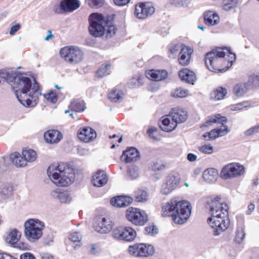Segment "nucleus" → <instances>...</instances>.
I'll use <instances>...</instances> for the list:
<instances>
[{
    "mask_svg": "<svg viewBox=\"0 0 259 259\" xmlns=\"http://www.w3.org/2000/svg\"><path fill=\"white\" fill-rule=\"evenodd\" d=\"M20 25L19 24H17L14 26H13L10 30V34L11 35H14L15 34L16 32H17L20 28Z\"/></svg>",
    "mask_w": 259,
    "mask_h": 259,
    "instance_id": "57",
    "label": "nucleus"
},
{
    "mask_svg": "<svg viewBox=\"0 0 259 259\" xmlns=\"http://www.w3.org/2000/svg\"><path fill=\"white\" fill-rule=\"evenodd\" d=\"M52 196L57 199L61 203H69L73 199L72 194L67 191H60L58 189L54 190L51 193Z\"/></svg>",
    "mask_w": 259,
    "mask_h": 259,
    "instance_id": "22",
    "label": "nucleus"
},
{
    "mask_svg": "<svg viewBox=\"0 0 259 259\" xmlns=\"http://www.w3.org/2000/svg\"><path fill=\"white\" fill-rule=\"evenodd\" d=\"M128 173L132 179H135L139 176L138 169L134 167L130 169Z\"/></svg>",
    "mask_w": 259,
    "mask_h": 259,
    "instance_id": "54",
    "label": "nucleus"
},
{
    "mask_svg": "<svg viewBox=\"0 0 259 259\" xmlns=\"http://www.w3.org/2000/svg\"><path fill=\"white\" fill-rule=\"evenodd\" d=\"M113 225L110 219L100 218L96 221L94 228L96 231L101 234H107L112 230Z\"/></svg>",
    "mask_w": 259,
    "mask_h": 259,
    "instance_id": "17",
    "label": "nucleus"
},
{
    "mask_svg": "<svg viewBox=\"0 0 259 259\" xmlns=\"http://www.w3.org/2000/svg\"><path fill=\"white\" fill-rule=\"evenodd\" d=\"M69 108L71 110L79 112L83 111L85 110V107L83 101L74 100L69 105Z\"/></svg>",
    "mask_w": 259,
    "mask_h": 259,
    "instance_id": "37",
    "label": "nucleus"
},
{
    "mask_svg": "<svg viewBox=\"0 0 259 259\" xmlns=\"http://www.w3.org/2000/svg\"><path fill=\"white\" fill-rule=\"evenodd\" d=\"M181 178L180 175L173 172L168 175L165 182L163 183L160 188V193L165 195L169 194L172 191L177 188L180 184Z\"/></svg>",
    "mask_w": 259,
    "mask_h": 259,
    "instance_id": "12",
    "label": "nucleus"
},
{
    "mask_svg": "<svg viewBox=\"0 0 259 259\" xmlns=\"http://www.w3.org/2000/svg\"><path fill=\"white\" fill-rule=\"evenodd\" d=\"M245 172L244 167L236 162L230 163L224 166L220 172V177L224 180L236 178L242 176Z\"/></svg>",
    "mask_w": 259,
    "mask_h": 259,
    "instance_id": "9",
    "label": "nucleus"
},
{
    "mask_svg": "<svg viewBox=\"0 0 259 259\" xmlns=\"http://www.w3.org/2000/svg\"><path fill=\"white\" fill-rule=\"evenodd\" d=\"M41 258V259H54V256L48 253H42Z\"/></svg>",
    "mask_w": 259,
    "mask_h": 259,
    "instance_id": "61",
    "label": "nucleus"
},
{
    "mask_svg": "<svg viewBox=\"0 0 259 259\" xmlns=\"http://www.w3.org/2000/svg\"><path fill=\"white\" fill-rule=\"evenodd\" d=\"M164 168V165L161 162H153L151 165L152 170L156 171H160Z\"/></svg>",
    "mask_w": 259,
    "mask_h": 259,
    "instance_id": "51",
    "label": "nucleus"
},
{
    "mask_svg": "<svg viewBox=\"0 0 259 259\" xmlns=\"http://www.w3.org/2000/svg\"><path fill=\"white\" fill-rule=\"evenodd\" d=\"M227 93L225 88L220 87L213 91L211 95V98L215 100H220L224 99Z\"/></svg>",
    "mask_w": 259,
    "mask_h": 259,
    "instance_id": "39",
    "label": "nucleus"
},
{
    "mask_svg": "<svg viewBox=\"0 0 259 259\" xmlns=\"http://www.w3.org/2000/svg\"><path fill=\"white\" fill-rule=\"evenodd\" d=\"M160 123V127L162 131L166 132H170L174 131L177 127L178 124L170 114L161 117Z\"/></svg>",
    "mask_w": 259,
    "mask_h": 259,
    "instance_id": "18",
    "label": "nucleus"
},
{
    "mask_svg": "<svg viewBox=\"0 0 259 259\" xmlns=\"http://www.w3.org/2000/svg\"><path fill=\"white\" fill-rule=\"evenodd\" d=\"M252 81L255 85L259 84V75H255L251 77Z\"/></svg>",
    "mask_w": 259,
    "mask_h": 259,
    "instance_id": "63",
    "label": "nucleus"
},
{
    "mask_svg": "<svg viewBox=\"0 0 259 259\" xmlns=\"http://www.w3.org/2000/svg\"><path fill=\"white\" fill-rule=\"evenodd\" d=\"M78 139L85 143L93 141L97 137V134L94 130L90 127H83L80 128L77 134Z\"/></svg>",
    "mask_w": 259,
    "mask_h": 259,
    "instance_id": "19",
    "label": "nucleus"
},
{
    "mask_svg": "<svg viewBox=\"0 0 259 259\" xmlns=\"http://www.w3.org/2000/svg\"><path fill=\"white\" fill-rule=\"evenodd\" d=\"M47 174L51 181L60 187L67 186L75 179L73 169L64 164L50 165L47 169Z\"/></svg>",
    "mask_w": 259,
    "mask_h": 259,
    "instance_id": "5",
    "label": "nucleus"
},
{
    "mask_svg": "<svg viewBox=\"0 0 259 259\" xmlns=\"http://www.w3.org/2000/svg\"><path fill=\"white\" fill-rule=\"evenodd\" d=\"M181 47V46L179 45H175L170 46L168 52L169 57L172 58H175L177 55L179 50H180Z\"/></svg>",
    "mask_w": 259,
    "mask_h": 259,
    "instance_id": "46",
    "label": "nucleus"
},
{
    "mask_svg": "<svg viewBox=\"0 0 259 259\" xmlns=\"http://www.w3.org/2000/svg\"><path fill=\"white\" fill-rule=\"evenodd\" d=\"M129 253L134 257H148L152 256L155 252L154 247L145 243H136L128 247Z\"/></svg>",
    "mask_w": 259,
    "mask_h": 259,
    "instance_id": "11",
    "label": "nucleus"
},
{
    "mask_svg": "<svg viewBox=\"0 0 259 259\" xmlns=\"http://www.w3.org/2000/svg\"><path fill=\"white\" fill-rule=\"evenodd\" d=\"M167 72L165 70H150L146 72V77L152 80L160 81L167 77Z\"/></svg>",
    "mask_w": 259,
    "mask_h": 259,
    "instance_id": "23",
    "label": "nucleus"
},
{
    "mask_svg": "<svg viewBox=\"0 0 259 259\" xmlns=\"http://www.w3.org/2000/svg\"><path fill=\"white\" fill-rule=\"evenodd\" d=\"M12 80L10 85L19 102L26 107L36 106L42 95L36 80L16 72H13Z\"/></svg>",
    "mask_w": 259,
    "mask_h": 259,
    "instance_id": "1",
    "label": "nucleus"
},
{
    "mask_svg": "<svg viewBox=\"0 0 259 259\" xmlns=\"http://www.w3.org/2000/svg\"><path fill=\"white\" fill-rule=\"evenodd\" d=\"M245 236V233L243 227H238L236 230L235 241L237 243H241L244 240Z\"/></svg>",
    "mask_w": 259,
    "mask_h": 259,
    "instance_id": "43",
    "label": "nucleus"
},
{
    "mask_svg": "<svg viewBox=\"0 0 259 259\" xmlns=\"http://www.w3.org/2000/svg\"><path fill=\"white\" fill-rule=\"evenodd\" d=\"M204 21L208 25H214L220 21V17L218 14L213 11H208L204 14Z\"/></svg>",
    "mask_w": 259,
    "mask_h": 259,
    "instance_id": "30",
    "label": "nucleus"
},
{
    "mask_svg": "<svg viewBox=\"0 0 259 259\" xmlns=\"http://www.w3.org/2000/svg\"><path fill=\"white\" fill-rule=\"evenodd\" d=\"M188 95V91L182 88L176 89L171 94L172 97L174 98H185Z\"/></svg>",
    "mask_w": 259,
    "mask_h": 259,
    "instance_id": "41",
    "label": "nucleus"
},
{
    "mask_svg": "<svg viewBox=\"0 0 259 259\" xmlns=\"http://www.w3.org/2000/svg\"><path fill=\"white\" fill-rule=\"evenodd\" d=\"M197 149L200 153L205 154H211L213 152V148L210 144L199 146Z\"/></svg>",
    "mask_w": 259,
    "mask_h": 259,
    "instance_id": "45",
    "label": "nucleus"
},
{
    "mask_svg": "<svg viewBox=\"0 0 259 259\" xmlns=\"http://www.w3.org/2000/svg\"><path fill=\"white\" fill-rule=\"evenodd\" d=\"M110 65L106 64L102 65L97 71V76L100 77H103L110 74Z\"/></svg>",
    "mask_w": 259,
    "mask_h": 259,
    "instance_id": "44",
    "label": "nucleus"
},
{
    "mask_svg": "<svg viewBox=\"0 0 259 259\" xmlns=\"http://www.w3.org/2000/svg\"><path fill=\"white\" fill-rule=\"evenodd\" d=\"M203 179L208 183H213L217 181L219 172L218 170L214 168H209L205 169L203 172Z\"/></svg>",
    "mask_w": 259,
    "mask_h": 259,
    "instance_id": "28",
    "label": "nucleus"
},
{
    "mask_svg": "<svg viewBox=\"0 0 259 259\" xmlns=\"http://www.w3.org/2000/svg\"><path fill=\"white\" fill-rule=\"evenodd\" d=\"M255 208V205L254 204L251 203H250L247 207V210H246L247 214H250L251 212L254 210Z\"/></svg>",
    "mask_w": 259,
    "mask_h": 259,
    "instance_id": "60",
    "label": "nucleus"
},
{
    "mask_svg": "<svg viewBox=\"0 0 259 259\" xmlns=\"http://www.w3.org/2000/svg\"><path fill=\"white\" fill-rule=\"evenodd\" d=\"M125 216L128 221L137 226L144 225L147 221L145 212L137 208H128L126 211Z\"/></svg>",
    "mask_w": 259,
    "mask_h": 259,
    "instance_id": "13",
    "label": "nucleus"
},
{
    "mask_svg": "<svg viewBox=\"0 0 259 259\" xmlns=\"http://www.w3.org/2000/svg\"><path fill=\"white\" fill-rule=\"evenodd\" d=\"M192 210L191 203L186 200L170 199L162 206V215L171 217L175 223L183 224L190 218Z\"/></svg>",
    "mask_w": 259,
    "mask_h": 259,
    "instance_id": "4",
    "label": "nucleus"
},
{
    "mask_svg": "<svg viewBox=\"0 0 259 259\" xmlns=\"http://www.w3.org/2000/svg\"><path fill=\"white\" fill-rule=\"evenodd\" d=\"M133 201V198L127 196H118L112 198L111 204L118 207H123L129 205Z\"/></svg>",
    "mask_w": 259,
    "mask_h": 259,
    "instance_id": "25",
    "label": "nucleus"
},
{
    "mask_svg": "<svg viewBox=\"0 0 259 259\" xmlns=\"http://www.w3.org/2000/svg\"><path fill=\"white\" fill-rule=\"evenodd\" d=\"M236 5V3L233 0H225L223 5V9L226 11H229L234 8Z\"/></svg>",
    "mask_w": 259,
    "mask_h": 259,
    "instance_id": "48",
    "label": "nucleus"
},
{
    "mask_svg": "<svg viewBox=\"0 0 259 259\" xmlns=\"http://www.w3.org/2000/svg\"><path fill=\"white\" fill-rule=\"evenodd\" d=\"M114 4L118 6H123L127 4L130 0H113Z\"/></svg>",
    "mask_w": 259,
    "mask_h": 259,
    "instance_id": "58",
    "label": "nucleus"
},
{
    "mask_svg": "<svg viewBox=\"0 0 259 259\" xmlns=\"http://www.w3.org/2000/svg\"><path fill=\"white\" fill-rule=\"evenodd\" d=\"M251 107V104L249 101H243L235 104L230 105L229 108L233 111H240L248 109Z\"/></svg>",
    "mask_w": 259,
    "mask_h": 259,
    "instance_id": "36",
    "label": "nucleus"
},
{
    "mask_svg": "<svg viewBox=\"0 0 259 259\" xmlns=\"http://www.w3.org/2000/svg\"><path fill=\"white\" fill-rule=\"evenodd\" d=\"M193 52V50L191 48L182 45L178 57L180 64L182 66L188 65L190 63Z\"/></svg>",
    "mask_w": 259,
    "mask_h": 259,
    "instance_id": "20",
    "label": "nucleus"
},
{
    "mask_svg": "<svg viewBox=\"0 0 259 259\" xmlns=\"http://www.w3.org/2000/svg\"><path fill=\"white\" fill-rule=\"evenodd\" d=\"M145 232L148 234L155 235L158 232V229L155 226H149L145 228Z\"/></svg>",
    "mask_w": 259,
    "mask_h": 259,
    "instance_id": "52",
    "label": "nucleus"
},
{
    "mask_svg": "<svg viewBox=\"0 0 259 259\" xmlns=\"http://www.w3.org/2000/svg\"><path fill=\"white\" fill-rule=\"evenodd\" d=\"M227 121V119L226 117L222 116L219 114L211 117L207 121L205 126L209 125L210 123H221L222 124L220 128H215L209 132V138H210L211 140H214L219 137L223 136L229 133V129L227 126L224 125V123H226Z\"/></svg>",
    "mask_w": 259,
    "mask_h": 259,
    "instance_id": "10",
    "label": "nucleus"
},
{
    "mask_svg": "<svg viewBox=\"0 0 259 259\" xmlns=\"http://www.w3.org/2000/svg\"><path fill=\"white\" fill-rule=\"evenodd\" d=\"M136 200L138 202H144L148 200V194L143 190H138L135 193Z\"/></svg>",
    "mask_w": 259,
    "mask_h": 259,
    "instance_id": "42",
    "label": "nucleus"
},
{
    "mask_svg": "<svg viewBox=\"0 0 259 259\" xmlns=\"http://www.w3.org/2000/svg\"><path fill=\"white\" fill-rule=\"evenodd\" d=\"M158 130L156 127H150L147 131V134L149 136L154 139V140H158Z\"/></svg>",
    "mask_w": 259,
    "mask_h": 259,
    "instance_id": "49",
    "label": "nucleus"
},
{
    "mask_svg": "<svg viewBox=\"0 0 259 259\" xmlns=\"http://www.w3.org/2000/svg\"><path fill=\"white\" fill-rule=\"evenodd\" d=\"M247 87L245 84H237L233 89V93L237 97L243 96L247 91Z\"/></svg>",
    "mask_w": 259,
    "mask_h": 259,
    "instance_id": "40",
    "label": "nucleus"
},
{
    "mask_svg": "<svg viewBox=\"0 0 259 259\" xmlns=\"http://www.w3.org/2000/svg\"><path fill=\"white\" fill-rule=\"evenodd\" d=\"M48 35L45 38V40L47 41L54 37V35L52 34V32L51 30H49L48 31Z\"/></svg>",
    "mask_w": 259,
    "mask_h": 259,
    "instance_id": "64",
    "label": "nucleus"
},
{
    "mask_svg": "<svg viewBox=\"0 0 259 259\" xmlns=\"http://www.w3.org/2000/svg\"><path fill=\"white\" fill-rule=\"evenodd\" d=\"M236 55L230 50L217 48L206 54L205 62L207 68L213 72H225L231 67Z\"/></svg>",
    "mask_w": 259,
    "mask_h": 259,
    "instance_id": "3",
    "label": "nucleus"
},
{
    "mask_svg": "<svg viewBox=\"0 0 259 259\" xmlns=\"http://www.w3.org/2000/svg\"><path fill=\"white\" fill-rule=\"evenodd\" d=\"M257 133V132L256 131V128L255 126H253L246 130L244 134L246 136H251Z\"/></svg>",
    "mask_w": 259,
    "mask_h": 259,
    "instance_id": "55",
    "label": "nucleus"
},
{
    "mask_svg": "<svg viewBox=\"0 0 259 259\" xmlns=\"http://www.w3.org/2000/svg\"><path fill=\"white\" fill-rule=\"evenodd\" d=\"M59 54L61 58L72 64L79 63L83 60L84 57V53L81 49L73 46L61 48L59 51Z\"/></svg>",
    "mask_w": 259,
    "mask_h": 259,
    "instance_id": "8",
    "label": "nucleus"
},
{
    "mask_svg": "<svg viewBox=\"0 0 259 259\" xmlns=\"http://www.w3.org/2000/svg\"><path fill=\"white\" fill-rule=\"evenodd\" d=\"M155 8L151 3H140L135 6V15L143 19L154 13Z\"/></svg>",
    "mask_w": 259,
    "mask_h": 259,
    "instance_id": "15",
    "label": "nucleus"
},
{
    "mask_svg": "<svg viewBox=\"0 0 259 259\" xmlns=\"http://www.w3.org/2000/svg\"><path fill=\"white\" fill-rule=\"evenodd\" d=\"M89 21L90 33L95 37H101L105 35L107 38L113 36L116 32L114 25L107 22L101 14L93 13L90 15Z\"/></svg>",
    "mask_w": 259,
    "mask_h": 259,
    "instance_id": "6",
    "label": "nucleus"
},
{
    "mask_svg": "<svg viewBox=\"0 0 259 259\" xmlns=\"http://www.w3.org/2000/svg\"><path fill=\"white\" fill-rule=\"evenodd\" d=\"M0 259H13L12 258V256L5 253H0Z\"/></svg>",
    "mask_w": 259,
    "mask_h": 259,
    "instance_id": "62",
    "label": "nucleus"
},
{
    "mask_svg": "<svg viewBox=\"0 0 259 259\" xmlns=\"http://www.w3.org/2000/svg\"><path fill=\"white\" fill-rule=\"evenodd\" d=\"M104 0H89L88 5L92 8L100 7L104 3Z\"/></svg>",
    "mask_w": 259,
    "mask_h": 259,
    "instance_id": "50",
    "label": "nucleus"
},
{
    "mask_svg": "<svg viewBox=\"0 0 259 259\" xmlns=\"http://www.w3.org/2000/svg\"><path fill=\"white\" fill-rule=\"evenodd\" d=\"M169 114L178 124L185 121L187 119V112L183 108H174Z\"/></svg>",
    "mask_w": 259,
    "mask_h": 259,
    "instance_id": "26",
    "label": "nucleus"
},
{
    "mask_svg": "<svg viewBox=\"0 0 259 259\" xmlns=\"http://www.w3.org/2000/svg\"><path fill=\"white\" fill-rule=\"evenodd\" d=\"M209 206L211 217L208 218L207 223L213 229L214 235H219L229 226L228 206L219 196L212 200Z\"/></svg>",
    "mask_w": 259,
    "mask_h": 259,
    "instance_id": "2",
    "label": "nucleus"
},
{
    "mask_svg": "<svg viewBox=\"0 0 259 259\" xmlns=\"http://www.w3.org/2000/svg\"><path fill=\"white\" fill-rule=\"evenodd\" d=\"M62 138L61 133L57 130H49L44 134V139L49 143H58Z\"/></svg>",
    "mask_w": 259,
    "mask_h": 259,
    "instance_id": "27",
    "label": "nucleus"
},
{
    "mask_svg": "<svg viewBox=\"0 0 259 259\" xmlns=\"http://www.w3.org/2000/svg\"><path fill=\"white\" fill-rule=\"evenodd\" d=\"M69 240L72 242L71 246L77 249L81 246L82 235L77 232H71L68 235Z\"/></svg>",
    "mask_w": 259,
    "mask_h": 259,
    "instance_id": "32",
    "label": "nucleus"
},
{
    "mask_svg": "<svg viewBox=\"0 0 259 259\" xmlns=\"http://www.w3.org/2000/svg\"><path fill=\"white\" fill-rule=\"evenodd\" d=\"M112 235L117 239L131 242L136 238L137 232L132 227L120 226L113 230Z\"/></svg>",
    "mask_w": 259,
    "mask_h": 259,
    "instance_id": "14",
    "label": "nucleus"
},
{
    "mask_svg": "<svg viewBox=\"0 0 259 259\" xmlns=\"http://www.w3.org/2000/svg\"><path fill=\"white\" fill-rule=\"evenodd\" d=\"M10 158L13 164L16 167H24L27 165L25 157L23 156L22 154H20L18 152H15L12 153Z\"/></svg>",
    "mask_w": 259,
    "mask_h": 259,
    "instance_id": "29",
    "label": "nucleus"
},
{
    "mask_svg": "<svg viewBox=\"0 0 259 259\" xmlns=\"http://www.w3.org/2000/svg\"><path fill=\"white\" fill-rule=\"evenodd\" d=\"M187 159L190 162H193L196 160L197 156L193 153H188L187 155Z\"/></svg>",
    "mask_w": 259,
    "mask_h": 259,
    "instance_id": "59",
    "label": "nucleus"
},
{
    "mask_svg": "<svg viewBox=\"0 0 259 259\" xmlns=\"http://www.w3.org/2000/svg\"><path fill=\"white\" fill-rule=\"evenodd\" d=\"M14 246V247L21 250H29L30 248V246H29V245L27 243L24 242H18Z\"/></svg>",
    "mask_w": 259,
    "mask_h": 259,
    "instance_id": "53",
    "label": "nucleus"
},
{
    "mask_svg": "<svg viewBox=\"0 0 259 259\" xmlns=\"http://www.w3.org/2000/svg\"><path fill=\"white\" fill-rule=\"evenodd\" d=\"M179 75L182 80L192 84L196 79L194 73L186 68L180 70Z\"/></svg>",
    "mask_w": 259,
    "mask_h": 259,
    "instance_id": "31",
    "label": "nucleus"
},
{
    "mask_svg": "<svg viewBox=\"0 0 259 259\" xmlns=\"http://www.w3.org/2000/svg\"><path fill=\"white\" fill-rule=\"evenodd\" d=\"M123 96V92L118 89L112 90L109 94V98L114 102H120L122 101Z\"/></svg>",
    "mask_w": 259,
    "mask_h": 259,
    "instance_id": "38",
    "label": "nucleus"
},
{
    "mask_svg": "<svg viewBox=\"0 0 259 259\" xmlns=\"http://www.w3.org/2000/svg\"><path fill=\"white\" fill-rule=\"evenodd\" d=\"M108 182V177L103 170L97 171L93 176L92 180V184L96 187H102Z\"/></svg>",
    "mask_w": 259,
    "mask_h": 259,
    "instance_id": "24",
    "label": "nucleus"
},
{
    "mask_svg": "<svg viewBox=\"0 0 259 259\" xmlns=\"http://www.w3.org/2000/svg\"><path fill=\"white\" fill-rule=\"evenodd\" d=\"M20 259H35V258L32 253L26 252L21 255Z\"/></svg>",
    "mask_w": 259,
    "mask_h": 259,
    "instance_id": "56",
    "label": "nucleus"
},
{
    "mask_svg": "<svg viewBox=\"0 0 259 259\" xmlns=\"http://www.w3.org/2000/svg\"><path fill=\"white\" fill-rule=\"evenodd\" d=\"M80 6L78 0H62L61 1L59 8L55 9L57 14L71 13L77 9Z\"/></svg>",
    "mask_w": 259,
    "mask_h": 259,
    "instance_id": "16",
    "label": "nucleus"
},
{
    "mask_svg": "<svg viewBox=\"0 0 259 259\" xmlns=\"http://www.w3.org/2000/svg\"><path fill=\"white\" fill-rule=\"evenodd\" d=\"M41 95H42V94ZM43 96L48 101L53 103H55L58 100V97L56 93L53 91L46 94H43Z\"/></svg>",
    "mask_w": 259,
    "mask_h": 259,
    "instance_id": "47",
    "label": "nucleus"
},
{
    "mask_svg": "<svg viewBox=\"0 0 259 259\" xmlns=\"http://www.w3.org/2000/svg\"><path fill=\"white\" fill-rule=\"evenodd\" d=\"M13 71L9 69L0 70V84L7 82L10 85L13 78Z\"/></svg>",
    "mask_w": 259,
    "mask_h": 259,
    "instance_id": "34",
    "label": "nucleus"
},
{
    "mask_svg": "<svg viewBox=\"0 0 259 259\" xmlns=\"http://www.w3.org/2000/svg\"><path fill=\"white\" fill-rule=\"evenodd\" d=\"M22 154L25 157L26 164L27 162H34L37 158L36 152L31 149H24L22 152Z\"/></svg>",
    "mask_w": 259,
    "mask_h": 259,
    "instance_id": "35",
    "label": "nucleus"
},
{
    "mask_svg": "<svg viewBox=\"0 0 259 259\" xmlns=\"http://www.w3.org/2000/svg\"><path fill=\"white\" fill-rule=\"evenodd\" d=\"M139 157L138 151L133 147H131L124 151L121 156V160L125 162L130 163L137 160Z\"/></svg>",
    "mask_w": 259,
    "mask_h": 259,
    "instance_id": "21",
    "label": "nucleus"
},
{
    "mask_svg": "<svg viewBox=\"0 0 259 259\" xmlns=\"http://www.w3.org/2000/svg\"><path fill=\"white\" fill-rule=\"evenodd\" d=\"M24 236L30 242H35L42 236L45 224L42 221L36 219H30L24 224Z\"/></svg>",
    "mask_w": 259,
    "mask_h": 259,
    "instance_id": "7",
    "label": "nucleus"
},
{
    "mask_svg": "<svg viewBox=\"0 0 259 259\" xmlns=\"http://www.w3.org/2000/svg\"><path fill=\"white\" fill-rule=\"evenodd\" d=\"M21 233L17 229L11 230L6 239V242L12 245H15L20 240Z\"/></svg>",
    "mask_w": 259,
    "mask_h": 259,
    "instance_id": "33",
    "label": "nucleus"
}]
</instances>
